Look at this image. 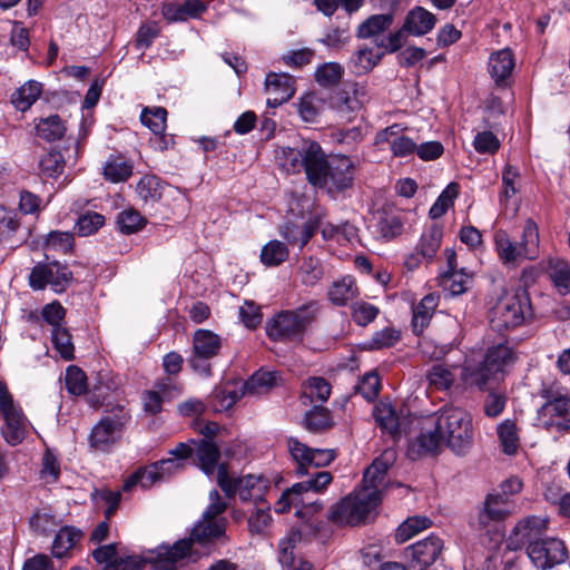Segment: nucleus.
I'll use <instances>...</instances> for the list:
<instances>
[{
	"label": "nucleus",
	"instance_id": "obj_1",
	"mask_svg": "<svg viewBox=\"0 0 570 570\" xmlns=\"http://www.w3.org/2000/svg\"><path fill=\"white\" fill-rule=\"evenodd\" d=\"M228 520H213L202 517L191 528L188 538L176 541L173 546H159L148 560L155 570H178V563L184 560L198 561L209 556L215 544H225L229 541L227 535Z\"/></svg>",
	"mask_w": 570,
	"mask_h": 570
},
{
	"label": "nucleus",
	"instance_id": "obj_2",
	"mask_svg": "<svg viewBox=\"0 0 570 570\" xmlns=\"http://www.w3.org/2000/svg\"><path fill=\"white\" fill-rule=\"evenodd\" d=\"M436 429L454 453L463 455L473 445V425L469 412L461 407H443L436 417Z\"/></svg>",
	"mask_w": 570,
	"mask_h": 570
},
{
	"label": "nucleus",
	"instance_id": "obj_3",
	"mask_svg": "<svg viewBox=\"0 0 570 570\" xmlns=\"http://www.w3.org/2000/svg\"><path fill=\"white\" fill-rule=\"evenodd\" d=\"M332 480L333 476L327 471L315 472L308 480L295 483L283 491L281 498L275 503V511L277 513H285L292 507L311 509L312 512L320 511L323 504L314 497L324 491Z\"/></svg>",
	"mask_w": 570,
	"mask_h": 570
},
{
	"label": "nucleus",
	"instance_id": "obj_4",
	"mask_svg": "<svg viewBox=\"0 0 570 570\" xmlns=\"http://www.w3.org/2000/svg\"><path fill=\"white\" fill-rule=\"evenodd\" d=\"M494 244L499 258L504 265L515 266L524 259L533 261L539 256V228L532 220L524 223L521 240L513 242L507 232L498 230L494 234Z\"/></svg>",
	"mask_w": 570,
	"mask_h": 570
},
{
	"label": "nucleus",
	"instance_id": "obj_5",
	"mask_svg": "<svg viewBox=\"0 0 570 570\" xmlns=\"http://www.w3.org/2000/svg\"><path fill=\"white\" fill-rule=\"evenodd\" d=\"M317 313V302H309L295 311L281 312L268 322L266 333L274 341L301 342Z\"/></svg>",
	"mask_w": 570,
	"mask_h": 570
},
{
	"label": "nucleus",
	"instance_id": "obj_6",
	"mask_svg": "<svg viewBox=\"0 0 570 570\" xmlns=\"http://www.w3.org/2000/svg\"><path fill=\"white\" fill-rule=\"evenodd\" d=\"M323 149L315 141L305 140L299 147H284L277 153L279 165L287 173L305 171L311 184H320V165Z\"/></svg>",
	"mask_w": 570,
	"mask_h": 570
},
{
	"label": "nucleus",
	"instance_id": "obj_7",
	"mask_svg": "<svg viewBox=\"0 0 570 570\" xmlns=\"http://www.w3.org/2000/svg\"><path fill=\"white\" fill-rule=\"evenodd\" d=\"M355 170V161L348 156L335 155L327 159L323 151L318 170L321 183L312 185L318 188H325L328 194L335 196L353 187Z\"/></svg>",
	"mask_w": 570,
	"mask_h": 570
},
{
	"label": "nucleus",
	"instance_id": "obj_8",
	"mask_svg": "<svg viewBox=\"0 0 570 570\" xmlns=\"http://www.w3.org/2000/svg\"><path fill=\"white\" fill-rule=\"evenodd\" d=\"M129 419V412L125 406L112 407L92 426L88 436L90 449L97 452H109L120 441Z\"/></svg>",
	"mask_w": 570,
	"mask_h": 570
},
{
	"label": "nucleus",
	"instance_id": "obj_9",
	"mask_svg": "<svg viewBox=\"0 0 570 570\" xmlns=\"http://www.w3.org/2000/svg\"><path fill=\"white\" fill-rule=\"evenodd\" d=\"M375 491L355 489L331 509V520L340 524L356 525L365 522L366 518L380 504Z\"/></svg>",
	"mask_w": 570,
	"mask_h": 570
},
{
	"label": "nucleus",
	"instance_id": "obj_10",
	"mask_svg": "<svg viewBox=\"0 0 570 570\" xmlns=\"http://www.w3.org/2000/svg\"><path fill=\"white\" fill-rule=\"evenodd\" d=\"M217 484L228 498L238 493L242 501H265V493L269 489V481L262 474H247L240 478H232L224 463L219 465L216 476Z\"/></svg>",
	"mask_w": 570,
	"mask_h": 570
},
{
	"label": "nucleus",
	"instance_id": "obj_11",
	"mask_svg": "<svg viewBox=\"0 0 570 570\" xmlns=\"http://www.w3.org/2000/svg\"><path fill=\"white\" fill-rule=\"evenodd\" d=\"M0 415L4 421L1 434L6 442L10 445L20 444L28 434L29 422L3 381H0Z\"/></svg>",
	"mask_w": 570,
	"mask_h": 570
},
{
	"label": "nucleus",
	"instance_id": "obj_12",
	"mask_svg": "<svg viewBox=\"0 0 570 570\" xmlns=\"http://www.w3.org/2000/svg\"><path fill=\"white\" fill-rule=\"evenodd\" d=\"M541 395L546 402L538 410L539 425L550 432H568L570 430V397L550 390H544Z\"/></svg>",
	"mask_w": 570,
	"mask_h": 570
},
{
	"label": "nucleus",
	"instance_id": "obj_13",
	"mask_svg": "<svg viewBox=\"0 0 570 570\" xmlns=\"http://www.w3.org/2000/svg\"><path fill=\"white\" fill-rule=\"evenodd\" d=\"M71 281L72 273L66 265L58 262L37 264L29 275L30 287L35 291L50 286L55 293H62Z\"/></svg>",
	"mask_w": 570,
	"mask_h": 570
},
{
	"label": "nucleus",
	"instance_id": "obj_14",
	"mask_svg": "<svg viewBox=\"0 0 570 570\" xmlns=\"http://www.w3.org/2000/svg\"><path fill=\"white\" fill-rule=\"evenodd\" d=\"M527 298L520 295H505L501 297L492 309L491 326L502 332L521 325L524 321Z\"/></svg>",
	"mask_w": 570,
	"mask_h": 570
},
{
	"label": "nucleus",
	"instance_id": "obj_15",
	"mask_svg": "<svg viewBox=\"0 0 570 570\" xmlns=\"http://www.w3.org/2000/svg\"><path fill=\"white\" fill-rule=\"evenodd\" d=\"M527 554L531 562L541 570L561 564L568 558L563 541L557 538L531 541L530 546L527 547Z\"/></svg>",
	"mask_w": 570,
	"mask_h": 570
},
{
	"label": "nucleus",
	"instance_id": "obj_16",
	"mask_svg": "<svg viewBox=\"0 0 570 570\" xmlns=\"http://www.w3.org/2000/svg\"><path fill=\"white\" fill-rule=\"evenodd\" d=\"M443 549V540L435 534H431L409 546L404 550V554L413 570H425L440 558Z\"/></svg>",
	"mask_w": 570,
	"mask_h": 570
},
{
	"label": "nucleus",
	"instance_id": "obj_17",
	"mask_svg": "<svg viewBox=\"0 0 570 570\" xmlns=\"http://www.w3.org/2000/svg\"><path fill=\"white\" fill-rule=\"evenodd\" d=\"M183 468V464L176 459L160 460L153 465L139 470L130 475L124 483L122 490L130 491L135 485L140 484L146 489L151 487L155 482L169 476L176 470Z\"/></svg>",
	"mask_w": 570,
	"mask_h": 570
},
{
	"label": "nucleus",
	"instance_id": "obj_18",
	"mask_svg": "<svg viewBox=\"0 0 570 570\" xmlns=\"http://www.w3.org/2000/svg\"><path fill=\"white\" fill-rule=\"evenodd\" d=\"M140 121L153 132L150 144L154 149L164 151L174 144V138L167 135V110L163 107H145L140 115Z\"/></svg>",
	"mask_w": 570,
	"mask_h": 570
},
{
	"label": "nucleus",
	"instance_id": "obj_19",
	"mask_svg": "<svg viewBox=\"0 0 570 570\" xmlns=\"http://www.w3.org/2000/svg\"><path fill=\"white\" fill-rule=\"evenodd\" d=\"M394 461V452L385 451L380 458L375 459L373 463L365 470L363 475L362 485L358 490H366V492L375 491V498L379 503L382 500V492L386 487V472Z\"/></svg>",
	"mask_w": 570,
	"mask_h": 570
},
{
	"label": "nucleus",
	"instance_id": "obj_20",
	"mask_svg": "<svg viewBox=\"0 0 570 570\" xmlns=\"http://www.w3.org/2000/svg\"><path fill=\"white\" fill-rule=\"evenodd\" d=\"M548 520L541 517H527L517 523L512 530L507 544L510 550L521 549L524 544L530 546L531 541L541 540L540 537L547 530Z\"/></svg>",
	"mask_w": 570,
	"mask_h": 570
},
{
	"label": "nucleus",
	"instance_id": "obj_21",
	"mask_svg": "<svg viewBox=\"0 0 570 570\" xmlns=\"http://www.w3.org/2000/svg\"><path fill=\"white\" fill-rule=\"evenodd\" d=\"M443 442V438L439 429H436V419H428L421 428L417 438L411 442L409 455L414 460L426 454L435 453Z\"/></svg>",
	"mask_w": 570,
	"mask_h": 570
},
{
	"label": "nucleus",
	"instance_id": "obj_22",
	"mask_svg": "<svg viewBox=\"0 0 570 570\" xmlns=\"http://www.w3.org/2000/svg\"><path fill=\"white\" fill-rule=\"evenodd\" d=\"M295 79L287 73L271 72L265 80L267 105L276 108L288 101L295 94Z\"/></svg>",
	"mask_w": 570,
	"mask_h": 570
},
{
	"label": "nucleus",
	"instance_id": "obj_23",
	"mask_svg": "<svg viewBox=\"0 0 570 570\" xmlns=\"http://www.w3.org/2000/svg\"><path fill=\"white\" fill-rule=\"evenodd\" d=\"M513 511V505L501 494H489L484 501L483 508L478 515V525L480 529H485L491 522L504 520Z\"/></svg>",
	"mask_w": 570,
	"mask_h": 570
},
{
	"label": "nucleus",
	"instance_id": "obj_24",
	"mask_svg": "<svg viewBox=\"0 0 570 570\" xmlns=\"http://www.w3.org/2000/svg\"><path fill=\"white\" fill-rule=\"evenodd\" d=\"M515 66L514 55L510 48L491 53L488 62L489 73L497 85L505 83Z\"/></svg>",
	"mask_w": 570,
	"mask_h": 570
},
{
	"label": "nucleus",
	"instance_id": "obj_25",
	"mask_svg": "<svg viewBox=\"0 0 570 570\" xmlns=\"http://www.w3.org/2000/svg\"><path fill=\"white\" fill-rule=\"evenodd\" d=\"M194 445V453L197 465L207 474L210 475L219 468L218 460L220 451L218 446L212 441L202 439L199 441L191 440Z\"/></svg>",
	"mask_w": 570,
	"mask_h": 570
},
{
	"label": "nucleus",
	"instance_id": "obj_26",
	"mask_svg": "<svg viewBox=\"0 0 570 570\" xmlns=\"http://www.w3.org/2000/svg\"><path fill=\"white\" fill-rule=\"evenodd\" d=\"M381 48L374 49L366 45L360 46L351 56L348 66L355 75H366L372 71L384 57V51Z\"/></svg>",
	"mask_w": 570,
	"mask_h": 570
},
{
	"label": "nucleus",
	"instance_id": "obj_27",
	"mask_svg": "<svg viewBox=\"0 0 570 570\" xmlns=\"http://www.w3.org/2000/svg\"><path fill=\"white\" fill-rule=\"evenodd\" d=\"M436 23L435 16L422 7L410 10L404 19V30L410 36L422 37L429 33Z\"/></svg>",
	"mask_w": 570,
	"mask_h": 570
},
{
	"label": "nucleus",
	"instance_id": "obj_28",
	"mask_svg": "<svg viewBox=\"0 0 570 570\" xmlns=\"http://www.w3.org/2000/svg\"><path fill=\"white\" fill-rule=\"evenodd\" d=\"M438 305L439 296L433 293L425 295L416 305H414L412 330L415 335H421L428 327Z\"/></svg>",
	"mask_w": 570,
	"mask_h": 570
},
{
	"label": "nucleus",
	"instance_id": "obj_29",
	"mask_svg": "<svg viewBox=\"0 0 570 570\" xmlns=\"http://www.w3.org/2000/svg\"><path fill=\"white\" fill-rule=\"evenodd\" d=\"M301 400L303 404L315 402L324 403L328 400L332 386L330 382L321 376H311L302 383Z\"/></svg>",
	"mask_w": 570,
	"mask_h": 570
},
{
	"label": "nucleus",
	"instance_id": "obj_30",
	"mask_svg": "<svg viewBox=\"0 0 570 570\" xmlns=\"http://www.w3.org/2000/svg\"><path fill=\"white\" fill-rule=\"evenodd\" d=\"M358 295V288L353 277L343 276L334 281L328 288V299L336 306H345Z\"/></svg>",
	"mask_w": 570,
	"mask_h": 570
},
{
	"label": "nucleus",
	"instance_id": "obj_31",
	"mask_svg": "<svg viewBox=\"0 0 570 570\" xmlns=\"http://www.w3.org/2000/svg\"><path fill=\"white\" fill-rule=\"evenodd\" d=\"M335 425L331 411L323 406H313L303 419V426L312 433H324Z\"/></svg>",
	"mask_w": 570,
	"mask_h": 570
},
{
	"label": "nucleus",
	"instance_id": "obj_32",
	"mask_svg": "<svg viewBox=\"0 0 570 570\" xmlns=\"http://www.w3.org/2000/svg\"><path fill=\"white\" fill-rule=\"evenodd\" d=\"M165 184L155 175H145L136 185V193L146 205L154 206L164 194Z\"/></svg>",
	"mask_w": 570,
	"mask_h": 570
},
{
	"label": "nucleus",
	"instance_id": "obj_33",
	"mask_svg": "<svg viewBox=\"0 0 570 570\" xmlns=\"http://www.w3.org/2000/svg\"><path fill=\"white\" fill-rule=\"evenodd\" d=\"M42 92V85L36 80H28L11 95V104L19 111H27L38 100Z\"/></svg>",
	"mask_w": 570,
	"mask_h": 570
},
{
	"label": "nucleus",
	"instance_id": "obj_34",
	"mask_svg": "<svg viewBox=\"0 0 570 570\" xmlns=\"http://www.w3.org/2000/svg\"><path fill=\"white\" fill-rule=\"evenodd\" d=\"M374 417L381 429L392 435L394 439L402 433V424L395 410L390 403L380 402L374 407Z\"/></svg>",
	"mask_w": 570,
	"mask_h": 570
},
{
	"label": "nucleus",
	"instance_id": "obj_35",
	"mask_svg": "<svg viewBox=\"0 0 570 570\" xmlns=\"http://www.w3.org/2000/svg\"><path fill=\"white\" fill-rule=\"evenodd\" d=\"M497 434L502 452L514 455L520 448L519 429L515 421L507 419L497 426Z\"/></svg>",
	"mask_w": 570,
	"mask_h": 570
},
{
	"label": "nucleus",
	"instance_id": "obj_36",
	"mask_svg": "<svg viewBox=\"0 0 570 570\" xmlns=\"http://www.w3.org/2000/svg\"><path fill=\"white\" fill-rule=\"evenodd\" d=\"M220 338L208 330H197L194 334V354L212 358L216 356L220 350Z\"/></svg>",
	"mask_w": 570,
	"mask_h": 570
},
{
	"label": "nucleus",
	"instance_id": "obj_37",
	"mask_svg": "<svg viewBox=\"0 0 570 570\" xmlns=\"http://www.w3.org/2000/svg\"><path fill=\"white\" fill-rule=\"evenodd\" d=\"M394 22L392 12L373 14L364 20L357 28L356 36L361 39H368L379 36L387 30Z\"/></svg>",
	"mask_w": 570,
	"mask_h": 570
},
{
	"label": "nucleus",
	"instance_id": "obj_38",
	"mask_svg": "<svg viewBox=\"0 0 570 570\" xmlns=\"http://www.w3.org/2000/svg\"><path fill=\"white\" fill-rule=\"evenodd\" d=\"M432 524V520L425 515L409 517L397 527L394 535L395 542L404 543L420 532L431 528Z\"/></svg>",
	"mask_w": 570,
	"mask_h": 570
},
{
	"label": "nucleus",
	"instance_id": "obj_39",
	"mask_svg": "<svg viewBox=\"0 0 570 570\" xmlns=\"http://www.w3.org/2000/svg\"><path fill=\"white\" fill-rule=\"evenodd\" d=\"M495 375L484 361L476 367L465 366L462 371V380L465 384L475 386L480 391H489L490 383L497 380Z\"/></svg>",
	"mask_w": 570,
	"mask_h": 570
},
{
	"label": "nucleus",
	"instance_id": "obj_40",
	"mask_svg": "<svg viewBox=\"0 0 570 570\" xmlns=\"http://www.w3.org/2000/svg\"><path fill=\"white\" fill-rule=\"evenodd\" d=\"M548 275L561 295L570 293V265L560 258H550Z\"/></svg>",
	"mask_w": 570,
	"mask_h": 570
},
{
	"label": "nucleus",
	"instance_id": "obj_41",
	"mask_svg": "<svg viewBox=\"0 0 570 570\" xmlns=\"http://www.w3.org/2000/svg\"><path fill=\"white\" fill-rule=\"evenodd\" d=\"M316 229L317 225L313 222H306L302 225L288 223L283 227L282 235L289 244L303 248L314 236Z\"/></svg>",
	"mask_w": 570,
	"mask_h": 570
},
{
	"label": "nucleus",
	"instance_id": "obj_42",
	"mask_svg": "<svg viewBox=\"0 0 570 570\" xmlns=\"http://www.w3.org/2000/svg\"><path fill=\"white\" fill-rule=\"evenodd\" d=\"M442 236V227L436 224L425 229L415 247L420 252L421 257H425L426 261L433 259L441 246Z\"/></svg>",
	"mask_w": 570,
	"mask_h": 570
},
{
	"label": "nucleus",
	"instance_id": "obj_43",
	"mask_svg": "<svg viewBox=\"0 0 570 570\" xmlns=\"http://www.w3.org/2000/svg\"><path fill=\"white\" fill-rule=\"evenodd\" d=\"M282 379L278 372L257 371L250 379L244 383V389L249 394H262L281 383Z\"/></svg>",
	"mask_w": 570,
	"mask_h": 570
},
{
	"label": "nucleus",
	"instance_id": "obj_44",
	"mask_svg": "<svg viewBox=\"0 0 570 570\" xmlns=\"http://www.w3.org/2000/svg\"><path fill=\"white\" fill-rule=\"evenodd\" d=\"M206 7L199 0H185L183 4L170 3L165 8L164 14L168 20H186L198 18Z\"/></svg>",
	"mask_w": 570,
	"mask_h": 570
},
{
	"label": "nucleus",
	"instance_id": "obj_45",
	"mask_svg": "<svg viewBox=\"0 0 570 570\" xmlns=\"http://www.w3.org/2000/svg\"><path fill=\"white\" fill-rule=\"evenodd\" d=\"M82 533L73 527H62L56 534L52 543V554L63 558L76 546Z\"/></svg>",
	"mask_w": 570,
	"mask_h": 570
},
{
	"label": "nucleus",
	"instance_id": "obj_46",
	"mask_svg": "<svg viewBox=\"0 0 570 570\" xmlns=\"http://www.w3.org/2000/svg\"><path fill=\"white\" fill-rule=\"evenodd\" d=\"M37 135L47 140L56 141L63 137L66 127L58 115L41 118L36 125Z\"/></svg>",
	"mask_w": 570,
	"mask_h": 570
},
{
	"label": "nucleus",
	"instance_id": "obj_47",
	"mask_svg": "<svg viewBox=\"0 0 570 570\" xmlns=\"http://www.w3.org/2000/svg\"><path fill=\"white\" fill-rule=\"evenodd\" d=\"M484 362L490 370L498 374L513 362V352L504 344L492 346L488 350Z\"/></svg>",
	"mask_w": 570,
	"mask_h": 570
},
{
	"label": "nucleus",
	"instance_id": "obj_48",
	"mask_svg": "<svg viewBox=\"0 0 570 570\" xmlns=\"http://www.w3.org/2000/svg\"><path fill=\"white\" fill-rule=\"evenodd\" d=\"M441 286L453 296L464 293L471 283V275L463 269L444 271L441 275Z\"/></svg>",
	"mask_w": 570,
	"mask_h": 570
},
{
	"label": "nucleus",
	"instance_id": "obj_49",
	"mask_svg": "<svg viewBox=\"0 0 570 570\" xmlns=\"http://www.w3.org/2000/svg\"><path fill=\"white\" fill-rule=\"evenodd\" d=\"M324 275V268L320 259L315 257H304L298 266V277L303 285L314 286Z\"/></svg>",
	"mask_w": 570,
	"mask_h": 570
},
{
	"label": "nucleus",
	"instance_id": "obj_50",
	"mask_svg": "<svg viewBox=\"0 0 570 570\" xmlns=\"http://www.w3.org/2000/svg\"><path fill=\"white\" fill-rule=\"evenodd\" d=\"M287 449L292 459L297 463V474H309V456L312 454V448L302 443L298 439L291 436L287 439Z\"/></svg>",
	"mask_w": 570,
	"mask_h": 570
},
{
	"label": "nucleus",
	"instance_id": "obj_51",
	"mask_svg": "<svg viewBox=\"0 0 570 570\" xmlns=\"http://www.w3.org/2000/svg\"><path fill=\"white\" fill-rule=\"evenodd\" d=\"M132 168L130 161L111 157L104 166V176L111 183L126 181L132 175Z\"/></svg>",
	"mask_w": 570,
	"mask_h": 570
},
{
	"label": "nucleus",
	"instance_id": "obj_52",
	"mask_svg": "<svg viewBox=\"0 0 570 570\" xmlns=\"http://www.w3.org/2000/svg\"><path fill=\"white\" fill-rule=\"evenodd\" d=\"M459 191L460 185L458 183H450L430 208V217L432 219L442 217L453 206Z\"/></svg>",
	"mask_w": 570,
	"mask_h": 570
},
{
	"label": "nucleus",
	"instance_id": "obj_53",
	"mask_svg": "<svg viewBox=\"0 0 570 570\" xmlns=\"http://www.w3.org/2000/svg\"><path fill=\"white\" fill-rule=\"evenodd\" d=\"M344 75V68L338 62H324L315 70V80L323 87L337 85Z\"/></svg>",
	"mask_w": 570,
	"mask_h": 570
},
{
	"label": "nucleus",
	"instance_id": "obj_54",
	"mask_svg": "<svg viewBox=\"0 0 570 570\" xmlns=\"http://www.w3.org/2000/svg\"><path fill=\"white\" fill-rule=\"evenodd\" d=\"M51 341L55 350L66 360L71 361L75 357V346L71 341V334L66 327H57L51 331Z\"/></svg>",
	"mask_w": 570,
	"mask_h": 570
},
{
	"label": "nucleus",
	"instance_id": "obj_55",
	"mask_svg": "<svg viewBox=\"0 0 570 570\" xmlns=\"http://www.w3.org/2000/svg\"><path fill=\"white\" fill-rule=\"evenodd\" d=\"M431 386L436 390H449L455 382V374L443 364H434L426 374Z\"/></svg>",
	"mask_w": 570,
	"mask_h": 570
},
{
	"label": "nucleus",
	"instance_id": "obj_56",
	"mask_svg": "<svg viewBox=\"0 0 570 570\" xmlns=\"http://www.w3.org/2000/svg\"><path fill=\"white\" fill-rule=\"evenodd\" d=\"M288 257L287 246L279 240L268 242L262 249L261 261L266 266H277Z\"/></svg>",
	"mask_w": 570,
	"mask_h": 570
},
{
	"label": "nucleus",
	"instance_id": "obj_57",
	"mask_svg": "<svg viewBox=\"0 0 570 570\" xmlns=\"http://www.w3.org/2000/svg\"><path fill=\"white\" fill-rule=\"evenodd\" d=\"M256 504L255 511L248 518V528L252 533L262 534L266 531L272 522L269 514V504L262 501Z\"/></svg>",
	"mask_w": 570,
	"mask_h": 570
},
{
	"label": "nucleus",
	"instance_id": "obj_58",
	"mask_svg": "<svg viewBox=\"0 0 570 570\" xmlns=\"http://www.w3.org/2000/svg\"><path fill=\"white\" fill-rule=\"evenodd\" d=\"M146 224L141 215L134 209H126L118 214L117 225L124 234L130 235L140 230Z\"/></svg>",
	"mask_w": 570,
	"mask_h": 570
},
{
	"label": "nucleus",
	"instance_id": "obj_59",
	"mask_svg": "<svg viewBox=\"0 0 570 570\" xmlns=\"http://www.w3.org/2000/svg\"><path fill=\"white\" fill-rule=\"evenodd\" d=\"M105 225V216L96 212H86L80 215L75 228L80 236L95 234Z\"/></svg>",
	"mask_w": 570,
	"mask_h": 570
},
{
	"label": "nucleus",
	"instance_id": "obj_60",
	"mask_svg": "<svg viewBox=\"0 0 570 570\" xmlns=\"http://www.w3.org/2000/svg\"><path fill=\"white\" fill-rule=\"evenodd\" d=\"M507 395L503 391L489 390L483 400V413L488 417H498L505 409Z\"/></svg>",
	"mask_w": 570,
	"mask_h": 570
},
{
	"label": "nucleus",
	"instance_id": "obj_61",
	"mask_svg": "<svg viewBox=\"0 0 570 570\" xmlns=\"http://www.w3.org/2000/svg\"><path fill=\"white\" fill-rule=\"evenodd\" d=\"M66 387L72 395H82L87 392V376L85 372L75 365H70L66 372Z\"/></svg>",
	"mask_w": 570,
	"mask_h": 570
},
{
	"label": "nucleus",
	"instance_id": "obj_62",
	"mask_svg": "<svg viewBox=\"0 0 570 570\" xmlns=\"http://www.w3.org/2000/svg\"><path fill=\"white\" fill-rule=\"evenodd\" d=\"M351 40L348 28L330 27L324 37L320 40L323 45L333 50H341Z\"/></svg>",
	"mask_w": 570,
	"mask_h": 570
},
{
	"label": "nucleus",
	"instance_id": "obj_63",
	"mask_svg": "<svg viewBox=\"0 0 570 570\" xmlns=\"http://www.w3.org/2000/svg\"><path fill=\"white\" fill-rule=\"evenodd\" d=\"M29 524L35 532L45 534L52 531L59 524V521L50 511L39 510L32 514Z\"/></svg>",
	"mask_w": 570,
	"mask_h": 570
},
{
	"label": "nucleus",
	"instance_id": "obj_64",
	"mask_svg": "<svg viewBox=\"0 0 570 570\" xmlns=\"http://www.w3.org/2000/svg\"><path fill=\"white\" fill-rule=\"evenodd\" d=\"M19 226L18 215L0 206V242H9Z\"/></svg>",
	"mask_w": 570,
	"mask_h": 570
}]
</instances>
